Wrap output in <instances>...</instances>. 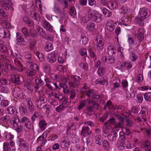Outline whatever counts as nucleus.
<instances>
[{
  "mask_svg": "<svg viewBox=\"0 0 151 151\" xmlns=\"http://www.w3.org/2000/svg\"><path fill=\"white\" fill-rule=\"evenodd\" d=\"M88 42V39L86 37H82L80 40V42L83 45H86Z\"/></svg>",
  "mask_w": 151,
  "mask_h": 151,
  "instance_id": "58",
  "label": "nucleus"
},
{
  "mask_svg": "<svg viewBox=\"0 0 151 151\" xmlns=\"http://www.w3.org/2000/svg\"><path fill=\"white\" fill-rule=\"evenodd\" d=\"M79 66L81 68L84 69L86 70H88V65L87 63H81L79 64Z\"/></svg>",
  "mask_w": 151,
  "mask_h": 151,
  "instance_id": "62",
  "label": "nucleus"
},
{
  "mask_svg": "<svg viewBox=\"0 0 151 151\" xmlns=\"http://www.w3.org/2000/svg\"><path fill=\"white\" fill-rule=\"evenodd\" d=\"M7 50L6 47L2 44L0 43V51L4 53H6Z\"/></svg>",
  "mask_w": 151,
  "mask_h": 151,
  "instance_id": "55",
  "label": "nucleus"
},
{
  "mask_svg": "<svg viewBox=\"0 0 151 151\" xmlns=\"http://www.w3.org/2000/svg\"><path fill=\"white\" fill-rule=\"evenodd\" d=\"M23 33L26 37L29 36V32L26 27H23L22 29Z\"/></svg>",
  "mask_w": 151,
  "mask_h": 151,
  "instance_id": "54",
  "label": "nucleus"
},
{
  "mask_svg": "<svg viewBox=\"0 0 151 151\" xmlns=\"http://www.w3.org/2000/svg\"><path fill=\"white\" fill-rule=\"evenodd\" d=\"M79 52L83 56L86 57L87 55V51L85 48H82L80 50Z\"/></svg>",
  "mask_w": 151,
  "mask_h": 151,
  "instance_id": "56",
  "label": "nucleus"
},
{
  "mask_svg": "<svg viewBox=\"0 0 151 151\" xmlns=\"http://www.w3.org/2000/svg\"><path fill=\"white\" fill-rule=\"evenodd\" d=\"M130 57L132 62H135L138 58L137 56L133 52L130 53Z\"/></svg>",
  "mask_w": 151,
  "mask_h": 151,
  "instance_id": "39",
  "label": "nucleus"
},
{
  "mask_svg": "<svg viewBox=\"0 0 151 151\" xmlns=\"http://www.w3.org/2000/svg\"><path fill=\"white\" fill-rule=\"evenodd\" d=\"M102 14L98 13L96 10H91L88 12V17L90 20L96 23L101 22L102 20Z\"/></svg>",
  "mask_w": 151,
  "mask_h": 151,
  "instance_id": "2",
  "label": "nucleus"
},
{
  "mask_svg": "<svg viewBox=\"0 0 151 151\" xmlns=\"http://www.w3.org/2000/svg\"><path fill=\"white\" fill-rule=\"evenodd\" d=\"M106 68L102 66L99 67L97 71V73L100 76H103L105 74Z\"/></svg>",
  "mask_w": 151,
  "mask_h": 151,
  "instance_id": "23",
  "label": "nucleus"
},
{
  "mask_svg": "<svg viewBox=\"0 0 151 151\" xmlns=\"http://www.w3.org/2000/svg\"><path fill=\"white\" fill-rule=\"evenodd\" d=\"M106 27L107 29L109 31L111 32H113L115 28V25H114V22L111 20H108Z\"/></svg>",
  "mask_w": 151,
  "mask_h": 151,
  "instance_id": "13",
  "label": "nucleus"
},
{
  "mask_svg": "<svg viewBox=\"0 0 151 151\" xmlns=\"http://www.w3.org/2000/svg\"><path fill=\"white\" fill-rule=\"evenodd\" d=\"M145 19H146L139 16L138 17L135 18V21L137 23L143 25L144 24V21Z\"/></svg>",
  "mask_w": 151,
  "mask_h": 151,
  "instance_id": "34",
  "label": "nucleus"
},
{
  "mask_svg": "<svg viewBox=\"0 0 151 151\" xmlns=\"http://www.w3.org/2000/svg\"><path fill=\"white\" fill-rule=\"evenodd\" d=\"M52 95L55 98L59 99L60 101L61 99L63 98V95H58L55 93L52 92Z\"/></svg>",
  "mask_w": 151,
  "mask_h": 151,
  "instance_id": "61",
  "label": "nucleus"
},
{
  "mask_svg": "<svg viewBox=\"0 0 151 151\" xmlns=\"http://www.w3.org/2000/svg\"><path fill=\"white\" fill-rule=\"evenodd\" d=\"M151 14L150 10L146 7H143L140 9L139 15L141 17L148 19Z\"/></svg>",
  "mask_w": 151,
  "mask_h": 151,
  "instance_id": "6",
  "label": "nucleus"
},
{
  "mask_svg": "<svg viewBox=\"0 0 151 151\" xmlns=\"http://www.w3.org/2000/svg\"><path fill=\"white\" fill-rule=\"evenodd\" d=\"M57 52L53 51L49 54L47 57V60L48 62L50 63H54L56 60L57 58Z\"/></svg>",
  "mask_w": 151,
  "mask_h": 151,
  "instance_id": "8",
  "label": "nucleus"
},
{
  "mask_svg": "<svg viewBox=\"0 0 151 151\" xmlns=\"http://www.w3.org/2000/svg\"><path fill=\"white\" fill-rule=\"evenodd\" d=\"M80 76L72 75L71 78L68 81V84L71 87L77 88L81 84Z\"/></svg>",
  "mask_w": 151,
  "mask_h": 151,
  "instance_id": "3",
  "label": "nucleus"
},
{
  "mask_svg": "<svg viewBox=\"0 0 151 151\" xmlns=\"http://www.w3.org/2000/svg\"><path fill=\"white\" fill-rule=\"evenodd\" d=\"M102 11L103 14L106 17H109L112 14V13L111 11L108 10L105 7L102 8Z\"/></svg>",
  "mask_w": 151,
  "mask_h": 151,
  "instance_id": "24",
  "label": "nucleus"
},
{
  "mask_svg": "<svg viewBox=\"0 0 151 151\" xmlns=\"http://www.w3.org/2000/svg\"><path fill=\"white\" fill-rule=\"evenodd\" d=\"M16 110L14 106H9L6 109L7 113L8 114H13Z\"/></svg>",
  "mask_w": 151,
  "mask_h": 151,
  "instance_id": "40",
  "label": "nucleus"
},
{
  "mask_svg": "<svg viewBox=\"0 0 151 151\" xmlns=\"http://www.w3.org/2000/svg\"><path fill=\"white\" fill-rule=\"evenodd\" d=\"M0 24L4 28H9L10 27V24L6 21L0 19Z\"/></svg>",
  "mask_w": 151,
  "mask_h": 151,
  "instance_id": "35",
  "label": "nucleus"
},
{
  "mask_svg": "<svg viewBox=\"0 0 151 151\" xmlns=\"http://www.w3.org/2000/svg\"><path fill=\"white\" fill-rule=\"evenodd\" d=\"M96 41L97 44L96 45L95 49L97 51H101L103 48V46L104 44V40L101 36H97Z\"/></svg>",
  "mask_w": 151,
  "mask_h": 151,
  "instance_id": "5",
  "label": "nucleus"
},
{
  "mask_svg": "<svg viewBox=\"0 0 151 151\" xmlns=\"http://www.w3.org/2000/svg\"><path fill=\"white\" fill-rule=\"evenodd\" d=\"M23 21L27 24V25L29 27H32L34 25L33 22L29 19L28 17L26 16L23 17L22 18Z\"/></svg>",
  "mask_w": 151,
  "mask_h": 151,
  "instance_id": "17",
  "label": "nucleus"
},
{
  "mask_svg": "<svg viewBox=\"0 0 151 151\" xmlns=\"http://www.w3.org/2000/svg\"><path fill=\"white\" fill-rule=\"evenodd\" d=\"M20 122L24 125V130L27 132H29L31 127V122L29 119L26 116L22 117Z\"/></svg>",
  "mask_w": 151,
  "mask_h": 151,
  "instance_id": "4",
  "label": "nucleus"
},
{
  "mask_svg": "<svg viewBox=\"0 0 151 151\" xmlns=\"http://www.w3.org/2000/svg\"><path fill=\"white\" fill-rule=\"evenodd\" d=\"M19 146L21 147L28 148V144L25 141L22 139L20 141Z\"/></svg>",
  "mask_w": 151,
  "mask_h": 151,
  "instance_id": "45",
  "label": "nucleus"
},
{
  "mask_svg": "<svg viewBox=\"0 0 151 151\" xmlns=\"http://www.w3.org/2000/svg\"><path fill=\"white\" fill-rule=\"evenodd\" d=\"M86 114L89 116H91L93 114V112H94V109L92 106L89 105L87 107L86 109H84Z\"/></svg>",
  "mask_w": 151,
  "mask_h": 151,
  "instance_id": "19",
  "label": "nucleus"
},
{
  "mask_svg": "<svg viewBox=\"0 0 151 151\" xmlns=\"http://www.w3.org/2000/svg\"><path fill=\"white\" fill-rule=\"evenodd\" d=\"M3 148L4 151H12V147L8 142L4 143Z\"/></svg>",
  "mask_w": 151,
  "mask_h": 151,
  "instance_id": "36",
  "label": "nucleus"
},
{
  "mask_svg": "<svg viewBox=\"0 0 151 151\" xmlns=\"http://www.w3.org/2000/svg\"><path fill=\"white\" fill-rule=\"evenodd\" d=\"M93 90L92 89H88L86 90H84L83 93H84L88 98H91L92 96L93 93Z\"/></svg>",
  "mask_w": 151,
  "mask_h": 151,
  "instance_id": "31",
  "label": "nucleus"
},
{
  "mask_svg": "<svg viewBox=\"0 0 151 151\" xmlns=\"http://www.w3.org/2000/svg\"><path fill=\"white\" fill-rule=\"evenodd\" d=\"M26 64L27 65L29 66L32 70H35V71L36 70H39V68L37 65L35 63H33L31 61H27L26 63Z\"/></svg>",
  "mask_w": 151,
  "mask_h": 151,
  "instance_id": "18",
  "label": "nucleus"
},
{
  "mask_svg": "<svg viewBox=\"0 0 151 151\" xmlns=\"http://www.w3.org/2000/svg\"><path fill=\"white\" fill-rule=\"evenodd\" d=\"M47 124L45 121L42 119L40 121L39 123V126L42 130H44L46 127Z\"/></svg>",
  "mask_w": 151,
  "mask_h": 151,
  "instance_id": "25",
  "label": "nucleus"
},
{
  "mask_svg": "<svg viewBox=\"0 0 151 151\" xmlns=\"http://www.w3.org/2000/svg\"><path fill=\"white\" fill-rule=\"evenodd\" d=\"M39 114L37 112H36L31 117L32 120L34 122L35 120H37L38 119Z\"/></svg>",
  "mask_w": 151,
  "mask_h": 151,
  "instance_id": "57",
  "label": "nucleus"
},
{
  "mask_svg": "<svg viewBox=\"0 0 151 151\" xmlns=\"http://www.w3.org/2000/svg\"><path fill=\"white\" fill-rule=\"evenodd\" d=\"M19 122V119L17 117H13L10 120V122L12 125L16 124L17 125Z\"/></svg>",
  "mask_w": 151,
  "mask_h": 151,
  "instance_id": "47",
  "label": "nucleus"
},
{
  "mask_svg": "<svg viewBox=\"0 0 151 151\" xmlns=\"http://www.w3.org/2000/svg\"><path fill=\"white\" fill-rule=\"evenodd\" d=\"M27 76L30 77L35 76L36 75L35 71L32 69L27 70Z\"/></svg>",
  "mask_w": 151,
  "mask_h": 151,
  "instance_id": "50",
  "label": "nucleus"
},
{
  "mask_svg": "<svg viewBox=\"0 0 151 151\" xmlns=\"http://www.w3.org/2000/svg\"><path fill=\"white\" fill-rule=\"evenodd\" d=\"M60 146L63 148L66 147L68 148L69 145V143L66 140H62L60 143Z\"/></svg>",
  "mask_w": 151,
  "mask_h": 151,
  "instance_id": "38",
  "label": "nucleus"
},
{
  "mask_svg": "<svg viewBox=\"0 0 151 151\" xmlns=\"http://www.w3.org/2000/svg\"><path fill=\"white\" fill-rule=\"evenodd\" d=\"M96 143L100 145H101V143L103 141V139L101 136L99 135H97L95 137Z\"/></svg>",
  "mask_w": 151,
  "mask_h": 151,
  "instance_id": "30",
  "label": "nucleus"
},
{
  "mask_svg": "<svg viewBox=\"0 0 151 151\" xmlns=\"http://www.w3.org/2000/svg\"><path fill=\"white\" fill-rule=\"evenodd\" d=\"M10 119V117L9 115H6L5 116H2L0 117V121L3 122L5 125L6 124H7L8 122Z\"/></svg>",
  "mask_w": 151,
  "mask_h": 151,
  "instance_id": "27",
  "label": "nucleus"
},
{
  "mask_svg": "<svg viewBox=\"0 0 151 151\" xmlns=\"http://www.w3.org/2000/svg\"><path fill=\"white\" fill-rule=\"evenodd\" d=\"M43 68L47 72H49L51 70L50 66L48 64H45L44 65Z\"/></svg>",
  "mask_w": 151,
  "mask_h": 151,
  "instance_id": "64",
  "label": "nucleus"
},
{
  "mask_svg": "<svg viewBox=\"0 0 151 151\" xmlns=\"http://www.w3.org/2000/svg\"><path fill=\"white\" fill-rule=\"evenodd\" d=\"M13 3L11 0H0V16L5 17L7 14L4 10H11L12 11L14 10L12 7Z\"/></svg>",
  "mask_w": 151,
  "mask_h": 151,
  "instance_id": "1",
  "label": "nucleus"
},
{
  "mask_svg": "<svg viewBox=\"0 0 151 151\" xmlns=\"http://www.w3.org/2000/svg\"><path fill=\"white\" fill-rule=\"evenodd\" d=\"M117 137V133L116 132H114L111 135L108 136V139L111 142H115L116 140V138Z\"/></svg>",
  "mask_w": 151,
  "mask_h": 151,
  "instance_id": "33",
  "label": "nucleus"
},
{
  "mask_svg": "<svg viewBox=\"0 0 151 151\" xmlns=\"http://www.w3.org/2000/svg\"><path fill=\"white\" fill-rule=\"evenodd\" d=\"M148 111L145 107H142L139 114L141 115L142 117H143V120L146 119L147 116L148 115Z\"/></svg>",
  "mask_w": 151,
  "mask_h": 151,
  "instance_id": "21",
  "label": "nucleus"
},
{
  "mask_svg": "<svg viewBox=\"0 0 151 151\" xmlns=\"http://www.w3.org/2000/svg\"><path fill=\"white\" fill-rule=\"evenodd\" d=\"M144 97L145 100L146 101L151 102V92L145 93L144 95Z\"/></svg>",
  "mask_w": 151,
  "mask_h": 151,
  "instance_id": "48",
  "label": "nucleus"
},
{
  "mask_svg": "<svg viewBox=\"0 0 151 151\" xmlns=\"http://www.w3.org/2000/svg\"><path fill=\"white\" fill-rule=\"evenodd\" d=\"M37 30L40 37L45 38L46 36V34L45 32L40 27H37Z\"/></svg>",
  "mask_w": 151,
  "mask_h": 151,
  "instance_id": "28",
  "label": "nucleus"
},
{
  "mask_svg": "<svg viewBox=\"0 0 151 151\" xmlns=\"http://www.w3.org/2000/svg\"><path fill=\"white\" fill-rule=\"evenodd\" d=\"M64 9V8L63 9V11H62L59 7L56 6L55 4L53 8L54 12L56 13L59 14L61 18L65 17V13Z\"/></svg>",
  "mask_w": 151,
  "mask_h": 151,
  "instance_id": "15",
  "label": "nucleus"
},
{
  "mask_svg": "<svg viewBox=\"0 0 151 151\" xmlns=\"http://www.w3.org/2000/svg\"><path fill=\"white\" fill-rule=\"evenodd\" d=\"M35 83L34 86V87L35 88V91L37 92L40 86L43 85L44 84V82L40 78L35 79Z\"/></svg>",
  "mask_w": 151,
  "mask_h": 151,
  "instance_id": "14",
  "label": "nucleus"
},
{
  "mask_svg": "<svg viewBox=\"0 0 151 151\" xmlns=\"http://www.w3.org/2000/svg\"><path fill=\"white\" fill-rule=\"evenodd\" d=\"M124 66L126 68L129 69L132 67V65L131 63L128 61H125L124 63Z\"/></svg>",
  "mask_w": 151,
  "mask_h": 151,
  "instance_id": "63",
  "label": "nucleus"
},
{
  "mask_svg": "<svg viewBox=\"0 0 151 151\" xmlns=\"http://www.w3.org/2000/svg\"><path fill=\"white\" fill-rule=\"evenodd\" d=\"M19 111L21 114H25L27 112V109L26 106L21 105L19 107Z\"/></svg>",
  "mask_w": 151,
  "mask_h": 151,
  "instance_id": "44",
  "label": "nucleus"
},
{
  "mask_svg": "<svg viewBox=\"0 0 151 151\" xmlns=\"http://www.w3.org/2000/svg\"><path fill=\"white\" fill-rule=\"evenodd\" d=\"M41 25L45 28L48 31L52 32L53 27L51 26L49 23L46 20H43L41 22Z\"/></svg>",
  "mask_w": 151,
  "mask_h": 151,
  "instance_id": "12",
  "label": "nucleus"
},
{
  "mask_svg": "<svg viewBox=\"0 0 151 151\" xmlns=\"http://www.w3.org/2000/svg\"><path fill=\"white\" fill-rule=\"evenodd\" d=\"M68 94L70 95V98L72 99L75 98L76 95L75 90L73 89L70 90Z\"/></svg>",
  "mask_w": 151,
  "mask_h": 151,
  "instance_id": "49",
  "label": "nucleus"
},
{
  "mask_svg": "<svg viewBox=\"0 0 151 151\" xmlns=\"http://www.w3.org/2000/svg\"><path fill=\"white\" fill-rule=\"evenodd\" d=\"M12 93L14 96L19 99L21 98L23 96L22 90L18 87L14 88L12 90Z\"/></svg>",
  "mask_w": 151,
  "mask_h": 151,
  "instance_id": "7",
  "label": "nucleus"
},
{
  "mask_svg": "<svg viewBox=\"0 0 151 151\" xmlns=\"http://www.w3.org/2000/svg\"><path fill=\"white\" fill-rule=\"evenodd\" d=\"M0 82L3 85H9L10 84L9 81L3 77L0 78Z\"/></svg>",
  "mask_w": 151,
  "mask_h": 151,
  "instance_id": "43",
  "label": "nucleus"
},
{
  "mask_svg": "<svg viewBox=\"0 0 151 151\" xmlns=\"http://www.w3.org/2000/svg\"><path fill=\"white\" fill-rule=\"evenodd\" d=\"M110 4L108 7L111 10H113L117 8L118 7V3L115 1L111 2H110Z\"/></svg>",
  "mask_w": 151,
  "mask_h": 151,
  "instance_id": "42",
  "label": "nucleus"
},
{
  "mask_svg": "<svg viewBox=\"0 0 151 151\" xmlns=\"http://www.w3.org/2000/svg\"><path fill=\"white\" fill-rule=\"evenodd\" d=\"M10 35V32L4 28H0V36L2 38H9Z\"/></svg>",
  "mask_w": 151,
  "mask_h": 151,
  "instance_id": "10",
  "label": "nucleus"
},
{
  "mask_svg": "<svg viewBox=\"0 0 151 151\" xmlns=\"http://www.w3.org/2000/svg\"><path fill=\"white\" fill-rule=\"evenodd\" d=\"M141 29H139L138 31V39L142 41L144 39V34L141 31Z\"/></svg>",
  "mask_w": 151,
  "mask_h": 151,
  "instance_id": "51",
  "label": "nucleus"
},
{
  "mask_svg": "<svg viewBox=\"0 0 151 151\" xmlns=\"http://www.w3.org/2000/svg\"><path fill=\"white\" fill-rule=\"evenodd\" d=\"M114 60L115 58L114 57L112 56H109L108 57L107 62L109 64H111L114 62Z\"/></svg>",
  "mask_w": 151,
  "mask_h": 151,
  "instance_id": "60",
  "label": "nucleus"
},
{
  "mask_svg": "<svg viewBox=\"0 0 151 151\" xmlns=\"http://www.w3.org/2000/svg\"><path fill=\"white\" fill-rule=\"evenodd\" d=\"M27 104L28 106V109L30 112H32L34 111L35 106L31 100H28L27 102Z\"/></svg>",
  "mask_w": 151,
  "mask_h": 151,
  "instance_id": "22",
  "label": "nucleus"
},
{
  "mask_svg": "<svg viewBox=\"0 0 151 151\" xmlns=\"http://www.w3.org/2000/svg\"><path fill=\"white\" fill-rule=\"evenodd\" d=\"M96 83L97 84H101L102 85L107 86L108 85L107 81L103 77V78H101L100 79H98L96 81Z\"/></svg>",
  "mask_w": 151,
  "mask_h": 151,
  "instance_id": "29",
  "label": "nucleus"
},
{
  "mask_svg": "<svg viewBox=\"0 0 151 151\" xmlns=\"http://www.w3.org/2000/svg\"><path fill=\"white\" fill-rule=\"evenodd\" d=\"M53 49L52 44L50 43H47L45 47V51L48 52L51 51Z\"/></svg>",
  "mask_w": 151,
  "mask_h": 151,
  "instance_id": "46",
  "label": "nucleus"
},
{
  "mask_svg": "<svg viewBox=\"0 0 151 151\" xmlns=\"http://www.w3.org/2000/svg\"><path fill=\"white\" fill-rule=\"evenodd\" d=\"M145 151H151V143L148 140H146L143 144Z\"/></svg>",
  "mask_w": 151,
  "mask_h": 151,
  "instance_id": "20",
  "label": "nucleus"
},
{
  "mask_svg": "<svg viewBox=\"0 0 151 151\" xmlns=\"http://www.w3.org/2000/svg\"><path fill=\"white\" fill-rule=\"evenodd\" d=\"M92 133V131L87 126L83 127L81 132V135L84 137L90 135Z\"/></svg>",
  "mask_w": 151,
  "mask_h": 151,
  "instance_id": "9",
  "label": "nucleus"
},
{
  "mask_svg": "<svg viewBox=\"0 0 151 151\" xmlns=\"http://www.w3.org/2000/svg\"><path fill=\"white\" fill-rule=\"evenodd\" d=\"M104 96L103 94L100 95H94L93 94L92 96L91 99L94 100H97L103 98Z\"/></svg>",
  "mask_w": 151,
  "mask_h": 151,
  "instance_id": "52",
  "label": "nucleus"
},
{
  "mask_svg": "<svg viewBox=\"0 0 151 151\" xmlns=\"http://www.w3.org/2000/svg\"><path fill=\"white\" fill-rule=\"evenodd\" d=\"M14 63L15 65L18 66L20 69L21 71L22 72L23 71L22 69V60L21 58L19 57H17L15 58L14 60Z\"/></svg>",
  "mask_w": 151,
  "mask_h": 151,
  "instance_id": "16",
  "label": "nucleus"
},
{
  "mask_svg": "<svg viewBox=\"0 0 151 151\" xmlns=\"http://www.w3.org/2000/svg\"><path fill=\"white\" fill-rule=\"evenodd\" d=\"M11 80L13 83L20 85L22 81L20 80V76L19 75L13 74L11 75Z\"/></svg>",
  "mask_w": 151,
  "mask_h": 151,
  "instance_id": "11",
  "label": "nucleus"
},
{
  "mask_svg": "<svg viewBox=\"0 0 151 151\" xmlns=\"http://www.w3.org/2000/svg\"><path fill=\"white\" fill-rule=\"evenodd\" d=\"M114 47L111 46H109L107 48V53L109 56H112L115 53Z\"/></svg>",
  "mask_w": 151,
  "mask_h": 151,
  "instance_id": "41",
  "label": "nucleus"
},
{
  "mask_svg": "<svg viewBox=\"0 0 151 151\" xmlns=\"http://www.w3.org/2000/svg\"><path fill=\"white\" fill-rule=\"evenodd\" d=\"M88 52L90 54V56L91 58H94L95 60H96V57L95 53L91 49H89Z\"/></svg>",
  "mask_w": 151,
  "mask_h": 151,
  "instance_id": "59",
  "label": "nucleus"
},
{
  "mask_svg": "<svg viewBox=\"0 0 151 151\" xmlns=\"http://www.w3.org/2000/svg\"><path fill=\"white\" fill-rule=\"evenodd\" d=\"M36 43V40L34 39L30 40L29 42V48L31 50H33L35 46Z\"/></svg>",
  "mask_w": 151,
  "mask_h": 151,
  "instance_id": "37",
  "label": "nucleus"
},
{
  "mask_svg": "<svg viewBox=\"0 0 151 151\" xmlns=\"http://www.w3.org/2000/svg\"><path fill=\"white\" fill-rule=\"evenodd\" d=\"M95 24L94 23L89 22L87 25L86 29L89 31H93L95 29Z\"/></svg>",
  "mask_w": 151,
  "mask_h": 151,
  "instance_id": "26",
  "label": "nucleus"
},
{
  "mask_svg": "<svg viewBox=\"0 0 151 151\" xmlns=\"http://www.w3.org/2000/svg\"><path fill=\"white\" fill-rule=\"evenodd\" d=\"M106 107L109 109L116 110V109L110 101H108L106 104H105L104 109H105Z\"/></svg>",
  "mask_w": 151,
  "mask_h": 151,
  "instance_id": "32",
  "label": "nucleus"
},
{
  "mask_svg": "<svg viewBox=\"0 0 151 151\" xmlns=\"http://www.w3.org/2000/svg\"><path fill=\"white\" fill-rule=\"evenodd\" d=\"M103 147L106 149H109L110 146L109 142L106 140H104L102 142Z\"/></svg>",
  "mask_w": 151,
  "mask_h": 151,
  "instance_id": "53",
  "label": "nucleus"
}]
</instances>
